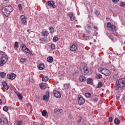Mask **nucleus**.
I'll return each instance as SVG.
<instances>
[{
    "instance_id": "obj_1",
    "label": "nucleus",
    "mask_w": 125,
    "mask_h": 125,
    "mask_svg": "<svg viewBox=\"0 0 125 125\" xmlns=\"http://www.w3.org/2000/svg\"><path fill=\"white\" fill-rule=\"evenodd\" d=\"M125 87V78H122L117 81L115 88L119 90V88H124Z\"/></svg>"
},
{
    "instance_id": "obj_2",
    "label": "nucleus",
    "mask_w": 125,
    "mask_h": 125,
    "mask_svg": "<svg viewBox=\"0 0 125 125\" xmlns=\"http://www.w3.org/2000/svg\"><path fill=\"white\" fill-rule=\"evenodd\" d=\"M1 11L6 17H8L10 13L13 11V8L11 6H6L4 8H2Z\"/></svg>"
},
{
    "instance_id": "obj_3",
    "label": "nucleus",
    "mask_w": 125,
    "mask_h": 125,
    "mask_svg": "<svg viewBox=\"0 0 125 125\" xmlns=\"http://www.w3.org/2000/svg\"><path fill=\"white\" fill-rule=\"evenodd\" d=\"M81 71L83 75H90V74H91L90 68L87 66H84L83 69L81 70Z\"/></svg>"
},
{
    "instance_id": "obj_4",
    "label": "nucleus",
    "mask_w": 125,
    "mask_h": 125,
    "mask_svg": "<svg viewBox=\"0 0 125 125\" xmlns=\"http://www.w3.org/2000/svg\"><path fill=\"white\" fill-rule=\"evenodd\" d=\"M8 61V57L7 55H3L2 57L0 59V66H3L6 62Z\"/></svg>"
},
{
    "instance_id": "obj_5",
    "label": "nucleus",
    "mask_w": 125,
    "mask_h": 125,
    "mask_svg": "<svg viewBox=\"0 0 125 125\" xmlns=\"http://www.w3.org/2000/svg\"><path fill=\"white\" fill-rule=\"evenodd\" d=\"M99 72H101L102 74L104 75V76H110L111 75V72L109 70L106 69H104L102 67L99 68Z\"/></svg>"
},
{
    "instance_id": "obj_6",
    "label": "nucleus",
    "mask_w": 125,
    "mask_h": 125,
    "mask_svg": "<svg viewBox=\"0 0 125 125\" xmlns=\"http://www.w3.org/2000/svg\"><path fill=\"white\" fill-rule=\"evenodd\" d=\"M107 25L108 28V30L110 31H113V32L117 31V27L115 25H112L110 22H108Z\"/></svg>"
},
{
    "instance_id": "obj_7",
    "label": "nucleus",
    "mask_w": 125,
    "mask_h": 125,
    "mask_svg": "<svg viewBox=\"0 0 125 125\" xmlns=\"http://www.w3.org/2000/svg\"><path fill=\"white\" fill-rule=\"evenodd\" d=\"M8 124V121L7 120V119L2 117L1 118H0V125H6Z\"/></svg>"
},
{
    "instance_id": "obj_8",
    "label": "nucleus",
    "mask_w": 125,
    "mask_h": 125,
    "mask_svg": "<svg viewBox=\"0 0 125 125\" xmlns=\"http://www.w3.org/2000/svg\"><path fill=\"white\" fill-rule=\"evenodd\" d=\"M85 103L84 99L83 97H78V104L79 105H83Z\"/></svg>"
},
{
    "instance_id": "obj_9",
    "label": "nucleus",
    "mask_w": 125,
    "mask_h": 125,
    "mask_svg": "<svg viewBox=\"0 0 125 125\" xmlns=\"http://www.w3.org/2000/svg\"><path fill=\"white\" fill-rule=\"evenodd\" d=\"M42 100L44 101H48L49 100V92L47 91L45 95H43Z\"/></svg>"
},
{
    "instance_id": "obj_10",
    "label": "nucleus",
    "mask_w": 125,
    "mask_h": 125,
    "mask_svg": "<svg viewBox=\"0 0 125 125\" xmlns=\"http://www.w3.org/2000/svg\"><path fill=\"white\" fill-rule=\"evenodd\" d=\"M21 22L23 25H25L27 22V18L24 15H21Z\"/></svg>"
},
{
    "instance_id": "obj_11",
    "label": "nucleus",
    "mask_w": 125,
    "mask_h": 125,
    "mask_svg": "<svg viewBox=\"0 0 125 125\" xmlns=\"http://www.w3.org/2000/svg\"><path fill=\"white\" fill-rule=\"evenodd\" d=\"M7 79L9 80H14L15 78H16V75L14 73H12L11 74H8L7 75Z\"/></svg>"
},
{
    "instance_id": "obj_12",
    "label": "nucleus",
    "mask_w": 125,
    "mask_h": 125,
    "mask_svg": "<svg viewBox=\"0 0 125 125\" xmlns=\"http://www.w3.org/2000/svg\"><path fill=\"white\" fill-rule=\"evenodd\" d=\"M54 93V96L55 97H56V98H60L61 97V94H60V92L56 90H54L53 91Z\"/></svg>"
},
{
    "instance_id": "obj_13",
    "label": "nucleus",
    "mask_w": 125,
    "mask_h": 125,
    "mask_svg": "<svg viewBox=\"0 0 125 125\" xmlns=\"http://www.w3.org/2000/svg\"><path fill=\"white\" fill-rule=\"evenodd\" d=\"M47 4L50 7H52L53 8H55L56 6H55L54 2L53 1H48L47 3Z\"/></svg>"
},
{
    "instance_id": "obj_14",
    "label": "nucleus",
    "mask_w": 125,
    "mask_h": 125,
    "mask_svg": "<svg viewBox=\"0 0 125 125\" xmlns=\"http://www.w3.org/2000/svg\"><path fill=\"white\" fill-rule=\"evenodd\" d=\"M67 16L70 17L71 21H74L75 19V16H74V13L73 12L68 13Z\"/></svg>"
},
{
    "instance_id": "obj_15",
    "label": "nucleus",
    "mask_w": 125,
    "mask_h": 125,
    "mask_svg": "<svg viewBox=\"0 0 125 125\" xmlns=\"http://www.w3.org/2000/svg\"><path fill=\"white\" fill-rule=\"evenodd\" d=\"M78 48V45L77 44H73L70 48V49L71 51H76Z\"/></svg>"
},
{
    "instance_id": "obj_16",
    "label": "nucleus",
    "mask_w": 125,
    "mask_h": 125,
    "mask_svg": "<svg viewBox=\"0 0 125 125\" xmlns=\"http://www.w3.org/2000/svg\"><path fill=\"white\" fill-rule=\"evenodd\" d=\"M79 81L81 83H83L86 81V78L83 75H81L79 77Z\"/></svg>"
},
{
    "instance_id": "obj_17",
    "label": "nucleus",
    "mask_w": 125,
    "mask_h": 125,
    "mask_svg": "<svg viewBox=\"0 0 125 125\" xmlns=\"http://www.w3.org/2000/svg\"><path fill=\"white\" fill-rule=\"evenodd\" d=\"M63 112V110L62 109H56L54 110V113L56 114L57 115H59V114H61Z\"/></svg>"
},
{
    "instance_id": "obj_18",
    "label": "nucleus",
    "mask_w": 125,
    "mask_h": 125,
    "mask_svg": "<svg viewBox=\"0 0 125 125\" xmlns=\"http://www.w3.org/2000/svg\"><path fill=\"white\" fill-rule=\"evenodd\" d=\"M38 69H39V70H43V69H44V64L42 63L39 64Z\"/></svg>"
},
{
    "instance_id": "obj_19",
    "label": "nucleus",
    "mask_w": 125,
    "mask_h": 125,
    "mask_svg": "<svg viewBox=\"0 0 125 125\" xmlns=\"http://www.w3.org/2000/svg\"><path fill=\"white\" fill-rule=\"evenodd\" d=\"M47 61L49 63H52V62H53V58L52 57H48L47 58Z\"/></svg>"
},
{
    "instance_id": "obj_20",
    "label": "nucleus",
    "mask_w": 125,
    "mask_h": 125,
    "mask_svg": "<svg viewBox=\"0 0 125 125\" xmlns=\"http://www.w3.org/2000/svg\"><path fill=\"white\" fill-rule=\"evenodd\" d=\"M49 80V78H48V76H44L42 78V81L43 82H47Z\"/></svg>"
},
{
    "instance_id": "obj_21",
    "label": "nucleus",
    "mask_w": 125,
    "mask_h": 125,
    "mask_svg": "<svg viewBox=\"0 0 125 125\" xmlns=\"http://www.w3.org/2000/svg\"><path fill=\"white\" fill-rule=\"evenodd\" d=\"M42 36H43V37H47V36H48V32L46 31H43L42 32Z\"/></svg>"
},
{
    "instance_id": "obj_22",
    "label": "nucleus",
    "mask_w": 125,
    "mask_h": 125,
    "mask_svg": "<svg viewBox=\"0 0 125 125\" xmlns=\"http://www.w3.org/2000/svg\"><path fill=\"white\" fill-rule=\"evenodd\" d=\"M120 123H121V121L120 120L118 119V118L115 119L114 124H115V125H119Z\"/></svg>"
},
{
    "instance_id": "obj_23",
    "label": "nucleus",
    "mask_w": 125,
    "mask_h": 125,
    "mask_svg": "<svg viewBox=\"0 0 125 125\" xmlns=\"http://www.w3.org/2000/svg\"><path fill=\"white\" fill-rule=\"evenodd\" d=\"M86 31H90V30H91V25L87 24L86 26Z\"/></svg>"
},
{
    "instance_id": "obj_24",
    "label": "nucleus",
    "mask_w": 125,
    "mask_h": 125,
    "mask_svg": "<svg viewBox=\"0 0 125 125\" xmlns=\"http://www.w3.org/2000/svg\"><path fill=\"white\" fill-rule=\"evenodd\" d=\"M96 78L98 79V80H100L102 79V76L101 74H98L96 75Z\"/></svg>"
},
{
    "instance_id": "obj_25",
    "label": "nucleus",
    "mask_w": 125,
    "mask_h": 125,
    "mask_svg": "<svg viewBox=\"0 0 125 125\" xmlns=\"http://www.w3.org/2000/svg\"><path fill=\"white\" fill-rule=\"evenodd\" d=\"M18 97L20 100H22L23 99V96H22V94L20 93L18 94Z\"/></svg>"
},
{
    "instance_id": "obj_26",
    "label": "nucleus",
    "mask_w": 125,
    "mask_h": 125,
    "mask_svg": "<svg viewBox=\"0 0 125 125\" xmlns=\"http://www.w3.org/2000/svg\"><path fill=\"white\" fill-rule=\"evenodd\" d=\"M103 85V84H102V83L101 82H99L98 83V85L97 86V87L98 88H100V87H102V86Z\"/></svg>"
},
{
    "instance_id": "obj_27",
    "label": "nucleus",
    "mask_w": 125,
    "mask_h": 125,
    "mask_svg": "<svg viewBox=\"0 0 125 125\" xmlns=\"http://www.w3.org/2000/svg\"><path fill=\"white\" fill-rule=\"evenodd\" d=\"M40 88L41 89H45V88H46V85L44 84H40Z\"/></svg>"
},
{
    "instance_id": "obj_28",
    "label": "nucleus",
    "mask_w": 125,
    "mask_h": 125,
    "mask_svg": "<svg viewBox=\"0 0 125 125\" xmlns=\"http://www.w3.org/2000/svg\"><path fill=\"white\" fill-rule=\"evenodd\" d=\"M42 115L43 116V117H45L46 116V114H47V112H46V110H43L42 112Z\"/></svg>"
},
{
    "instance_id": "obj_29",
    "label": "nucleus",
    "mask_w": 125,
    "mask_h": 125,
    "mask_svg": "<svg viewBox=\"0 0 125 125\" xmlns=\"http://www.w3.org/2000/svg\"><path fill=\"white\" fill-rule=\"evenodd\" d=\"M85 97H87V98H90V96H91V94L89 93H86L85 94Z\"/></svg>"
},
{
    "instance_id": "obj_30",
    "label": "nucleus",
    "mask_w": 125,
    "mask_h": 125,
    "mask_svg": "<svg viewBox=\"0 0 125 125\" xmlns=\"http://www.w3.org/2000/svg\"><path fill=\"white\" fill-rule=\"evenodd\" d=\"M6 75V74L4 72H0V76L1 78H4V77H5Z\"/></svg>"
},
{
    "instance_id": "obj_31",
    "label": "nucleus",
    "mask_w": 125,
    "mask_h": 125,
    "mask_svg": "<svg viewBox=\"0 0 125 125\" xmlns=\"http://www.w3.org/2000/svg\"><path fill=\"white\" fill-rule=\"evenodd\" d=\"M3 110L4 111V112H8V107L7 106H4L3 108Z\"/></svg>"
},
{
    "instance_id": "obj_32",
    "label": "nucleus",
    "mask_w": 125,
    "mask_h": 125,
    "mask_svg": "<svg viewBox=\"0 0 125 125\" xmlns=\"http://www.w3.org/2000/svg\"><path fill=\"white\" fill-rule=\"evenodd\" d=\"M64 88H65L66 89H68V88H70V85L69 84H65L64 85Z\"/></svg>"
},
{
    "instance_id": "obj_33",
    "label": "nucleus",
    "mask_w": 125,
    "mask_h": 125,
    "mask_svg": "<svg viewBox=\"0 0 125 125\" xmlns=\"http://www.w3.org/2000/svg\"><path fill=\"white\" fill-rule=\"evenodd\" d=\"M20 62H21V63H25V62H26V59L21 58L20 60Z\"/></svg>"
},
{
    "instance_id": "obj_34",
    "label": "nucleus",
    "mask_w": 125,
    "mask_h": 125,
    "mask_svg": "<svg viewBox=\"0 0 125 125\" xmlns=\"http://www.w3.org/2000/svg\"><path fill=\"white\" fill-rule=\"evenodd\" d=\"M50 33H54V28L52 27L49 28Z\"/></svg>"
},
{
    "instance_id": "obj_35",
    "label": "nucleus",
    "mask_w": 125,
    "mask_h": 125,
    "mask_svg": "<svg viewBox=\"0 0 125 125\" xmlns=\"http://www.w3.org/2000/svg\"><path fill=\"white\" fill-rule=\"evenodd\" d=\"M25 52H26V53H29V54H31V51H30V50L29 49V48H26L24 50Z\"/></svg>"
},
{
    "instance_id": "obj_36",
    "label": "nucleus",
    "mask_w": 125,
    "mask_h": 125,
    "mask_svg": "<svg viewBox=\"0 0 125 125\" xmlns=\"http://www.w3.org/2000/svg\"><path fill=\"white\" fill-rule=\"evenodd\" d=\"M92 38L93 37L88 36H86L85 39L86 41H89V40H91Z\"/></svg>"
},
{
    "instance_id": "obj_37",
    "label": "nucleus",
    "mask_w": 125,
    "mask_h": 125,
    "mask_svg": "<svg viewBox=\"0 0 125 125\" xmlns=\"http://www.w3.org/2000/svg\"><path fill=\"white\" fill-rule=\"evenodd\" d=\"M40 40L42 41V43H46V40H45V39L42 38Z\"/></svg>"
},
{
    "instance_id": "obj_38",
    "label": "nucleus",
    "mask_w": 125,
    "mask_h": 125,
    "mask_svg": "<svg viewBox=\"0 0 125 125\" xmlns=\"http://www.w3.org/2000/svg\"><path fill=\"white\" fill-rule=\"evenodd\" d=\"M82 120H83V118H82V117H79L78 120H77L78 123L80 124V123L82 122Z\"/></svg>"
},
{
    "instance_id": "obj_39",
    "label": "nucleus",
    "mask_w": 125,
    "mask_h": 125,
    "mask_svg": "<svg viewBox=\"0 0 125 125\" xmlns=\"http://www.w3.org/2000/svg\"><path fill=\"white\" fill-rule=\"evenodd\" d=\"M92 83V80L90 78H88L87 80V83Z\"/></svg>"
},
{
    "instance_id": "obj_40",
    "label": "nucleus",
    "mask_w": 125,
    "mask_h": 125,
    "mask_svg": "<svg viewBox=\"0 0 125 125\" xmlns=\"http://www.w3.org/2000/svg\"><path fill=\"white\" fill-rule=\"evenodd\" d=\"M59 39L57 37H54L53 38V42H56L58 41Z\"/></svg>"
},
{
    "instance_id": "obj_41",
    "label": "nucleus",
    "mask_w": 125,
    "mask_h": 125,
    "mask_svg": "<svg viewBox=\"0 0 125 125\" xmlns=\"http://www.w3.org/2000/svg\"><path fill=\"white\" fill-rule=\"evenodd\" d=\"M51 48L53 50H54V49H55V45L54 44H51Z\"/></svg>"
},
{
    "instance_id": "obj_42",
    "label": "nucleus",
    "mask_w": 125,
    "mask_h": 125,
    "mask_svg": "<svg viewBox=\"0 0 125 125\" xmlns=\"http://www.w3.org/2000/svg\"><path fill=\"white\" fill-rule=\"evenodd\" d=\"M119 78V75L118 74H114L113 76V79L115 80Z\"/></svg>"
},
{
    "instance_id": "obj_43",
    "label": "nucleus",
    "mask_w": 125,
    "mask_h": 125,
    "mask_svg": "<svg viewBox=\"0 0 125 125\" xmlns=\"http://www.w3.org/2000/svg\"><path fill=\"white\" fill-rule=\"evenodd\" d=\"M27 48V47L26 46V45H23L22 46V50L24 51Z\"/></svg>"
},
{
    "instance_id": "obj_44",
    "label": "nucleus",
    "mask_w": 125,
    "mask_h": 125,
    "mask_svg": "<svg viewBox=\"0 0 125 125\" xmlns=\"http://www.w3.org/2000/svg\"><path fill=\"white\" fill-rule=\"evenodd\" d=\"M3 87H4V88H5V89H6V90H8V89L9 88V87L7 85L4 86Z\"/></svg>"
},
{
    "instance_id": "obj_45",
    "label": "nucleus",
    "mask_w": 125,
    "mask_h": 125,
    "mask_svg": "<svg viewBox=\"0 0 125 125\" xmlns=\"http://www.w3.org/2000/svg\"><path fill=\"white\" fill-rule=\"evenodd\" d=\"M121 6H122V7H125V3L124 2H122L121 3Z\"/></svg>"
},
{
    "instance_id": "obj_46",
    "label": "nucleus",
    "mask_w": 125,
    "mask_h": 125,
    "mask_svg": "<svg viewBox=\"0 0 125 125\" xmlns=\"http://www.w3.org/2000/svg\"><path fill=\"white\" fill-rule=\"evenodd\" d=\"M14 46H15V47H17V48H18V47H19V45H18V42H15Z\"/></svg>"
},
{
    "instance_id": "obj_47",
    "label": "nucleus",
    "mask_w": 125,
    "mask_h": 125,
    "mask_svg": "<svg viewBox=\"0 0 125 125\" xmlns=\"http://www.w3.org/2000/svg\"><path fill=\"white\" fill-rule=\"evenodd\" d=\"M93 29H94L95 31H98V27L96 26H94L93 27Z\"/></svg>"
},
{
    "instance_id": "obj_48",
    "label": "nucleus",
    "mask_w": 125,
    "mask_h": 125,
    "mask_svg": "<svg viewBox=\"0 0 125 125\" xmlns=\"http://www.w3.org/2000/svg\"><path fill=\"white\" fill-rule=\"evenodd\" d=\"M2 85H3V86H5V85H7V83H6V82L4 81L2 82Z\"/></svg>"
},
{
    "instance_id": "obj_49",
    "label": "nucleus",
    "mask_w": 125,
    "mask_h": 125,
    "mask_svg": "<svg viewBox=\"0 0 125 125\" xmlns=\"http://www.w3.org/2000/svg\"><path fill=\"white\" fill-rule=\"evenodd\" d=\"M18 7L19 10H21L22 9V5H21V4H19Z\"/></svg>"
},
{
    "instance_id": "obj_50",
    "label": "nucleus",
    "mask_w": 125,
    "mask_h": 125,
    "mask_svg": "<svg viewBox=\"0 0 125 125\" xmlns=\"http://www.w3.org/2000/svg\"><path fill=\"white\" fill-rule=\"evenodd\" d=\"M94 102H97L98 101V99L97 98H94L93 99Z\"/></svg>"
},
{
    "instance_id": "obj_51",
    "label": "nucleus",
    "mask_w": 125,
    "mask_h": 125,
    "mask_svg": "<svg viewBox=\"0 0 125 125\" xmlns=\"http://www.w3.org/2000/svg\"><path fill=\"white\" fill-rule=\"evenodd\" d=\"M99 14H100V12H99V11H96V15L98 16V15H99Z\"/></svg>"
},
{
    "instance_id": "obj_52",
    "label": "nucleus",
    "mask_w": 125,
    "mask_h": 125,
    "mask_svg": "<svg viewBox=\"0 0 125 125\" xmlns=\"http://www.w3.org/2000/svg\"><path fill=\"white\" fill-rule=\"evenodd\" d=\"M108 121H109V123H112V122L113 121V118L112 117H109Z\"/></svg>"
},
{
    "instance_id": "obj_53",
    "label": "nucleus",
    "mask_w": 125,
    "mask_h": 125,
    "mask_svg": "<svg viewBox=\"0 0 125 125\" xmlns=\"http://www.w3.org/2000/svg\"><path fill=\"white\" fill-rule=\"evenodd\" d=\"M17 125H22V121H18Z\"/></svg>"
},
{
    "instance_id": "obj_54",
    "label": "nucleus",
    "mask_w": 125,
    "mask_h": 125,
    "mask_svg": "<svg viewBox=\"0 0 125 125\" xmlns=\"http://www.w3.org/2000/svg\"><path fill=\"white\" fill-rule=\"evenodd\" d=\"M119 0H112V1L113 2H118V1H119Z\"/></svg>"
},
{
    "instance_id": "obj_55",
    "label": "nucleus",
    "mask_w": 125,
    "mask_h": 125,
    "mask_svg": "<svg viewBox=\"0 0 125 125\" xmlns=\"http://www.w3.org/2000/svg\"><path fill=\"white\" fill-rule=\"evenodd\" d=\"M35 97H36V98H37V99H39V98H40V96H37V95L35 96Z\"/></svg>"
},
{
    "instance_id": "obj_56",
    "label": "nucleus",
    "mask_w": 125,
    "mask_h": 125,
    "mask_svg": "<svg viewBox=\"0 0 125 125\" xmlns=\"http://www.w3.org/2000/svg\"><path fill=\"white\" fill-rule=\"evenodd\" d=\"M1 104H2V101L0 99V105H1Z\"/></svg>"
},
{
    "instance_id": "obj_57",
    "label": "nucleus",
    "mask_w": 125,
    "mask_h": 125,
    "mask_svg": "<svg viewBox=\"0 0 125 125\" xmlns=\"http://www.w3.org/2000/svg\"><path fill=\"white\" fill-rule=\"evenodd\" d=\"M123 99H124V100H125V95L123 96Z\"/></svg>"
},
{
    "instance_id": "obj_58",
    "label": "nucleus",
    "mask_w": 125,
    "mask_h": 125,
    "mask_svg": "<svg viewBox=\"0 0 125 125\" xmlns=\"http://www.w3.org/2000/svg\"><path fill=\"white\" fill-rule=\"evenodd\" d=\"M27 31L28 32H30V30H29V29H28V30H27Z\"/></svg>"
},
{
    "instance_id": "obj_59",
    "label": "nucleus",
    "mask_w": 125,
    "mask_h": 125,
    "mask_svg": "<svg viewBox=\"0 0 125 125\" xmlns=\"http://www.w3.org/2000/svg\"><path fill=\"white\" fill-rule=\"evenodd\" d=\"M5 1H7V0H4Z\"/></svg>"
}]
</instances>
